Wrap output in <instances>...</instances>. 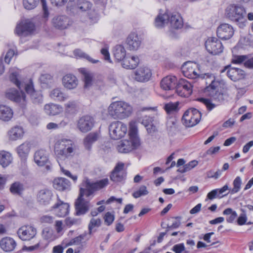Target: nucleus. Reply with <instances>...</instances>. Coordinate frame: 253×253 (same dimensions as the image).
<instances>
[{
  "instance_id": "nucleus-41",
  "label": "nucleus",
  "mask_w": 253,
  "mask_h": 253,
  "mask_svg": "<svg viewBox=\"0 0 253 253\" xmlns=\"http://www.w3.org/2000/svg\"><path fill=\"white\" fill-rule=\"evenodd\" d=\"M113 55L116 60L123 61L126 56L125 47L122 45H116L113 49Z\"/></svg>"
},
{
  "instance_id": "nucleus-40",
  "label": "nucleus",
  "mask_w": 253,
  "mask_h": 253,
  "mask_svg": "<svg viewBox=\"0 0 253 253\" xmlns=\"http://www.w3.org/2000/svg\"><path fill=\"white\" fill-rule=\"evenodd\" d=\"M19 72L20 71L18 69H11L9 71V80L19 89H21L22 87V84L20 81Z\"/></svg>"
},
{
  "instance_id": "nucleus-4",
  "label": "nucleus",
  "mask_w": 253,
  "mask_h": 253,
  "mask_svg": "<svg viewBox=\"0 0 253 253\" xmlns=\"http://www.w3.org/2000/svg\"><path fill=\"white\" fill-rule=\"evenodd\" d=\"M246 14L245 8L238 4H231L225 10V15L231 21L235 22L241 28L245 26Z\"/></svg>"
},
{
  "instance_id": "nucleus-35",
  "label": "nucleus",
  "mask_w": 253,
  "mask_h": 253,
  "mask_svg": "<svg viewBox=\"0 0 253 253\" xmlns=\"http://www.w3.org/2000/svg\"><path fill=\"white\" fill-rule=\"evenodd\" d=\"M49 96L53 100L59 102L65 101L69 98V96L63 92L60 88L52 89L50 92Z\"/></svg>"
},
{
  "instance_id": "nucleus-2",
  "label": "nucleus",
  "mask_w": 253,
  "mask_h": 253,
  "mask_svg": "<svg viewBox=\"0 0 253 253\" xmlns=\"http://www.w3.org/2000/svg\"><path fill=\"white\" fill-rule=\"evenodd\" d=\"M109 115L115 119H124L128 117L132 112V107L127 103L123 101H114L108 108Z\"/></svg>"
},
{
  "instance_id": "nucleus-12",
  "label": "nucleus",
  "mask_w": 253,
  "mask_h": 253,
  "mask_svg": "<svg viewBox=\"0 0 253 253\" xmlns=\"http://www.w3.org/2000/svg\"><path fill=\"white\" fill-rule=\"evenodd\" d=\"M34 28V24L30 20H24L17 25L15 32L19 36H25L31 34Z\"/></svg>"
},
{
  "instance_id": "nucleus-28",
  "label": "nucleus",
  "mask_w": 253,
  "mask_h": 253,
  "mask_svg": "<svg viewBox=\"0 0 253 253\" xmlns=\"http://www.w3.org/2000/svg\"><path fill=\"white\" fill-rule=\"evenodd\" d=\"M176 77L168 76L164 78L161 82V87L165 90H169L173 89L177 83Z\"/></svg>"
},
{
  "instance_id": "nucleus-50",
  "label": "nucleus",
  "mask_w": 253,
  "mask_h": 253,
  "mask_svg": "<svg viewBox=\"0 0 253 253\" xmlns=\"http://www.w3.org/2000/svg\"><path fill=\"white\" fill-rule=\"evenodd\" d=\"M223 214L227 215L226 219L228 223H232L238 215L237 212L231 208L226 209L223 211Z\"/></svg>"
},
{
  "instance_id": "nucleus-1",
  "label": "nucleus",
  "mask_w": 253,
  "mask_h": 253,
  "mask_svg": "<svg viewBox=\"0 0 253 253\" xmlns=\"http://www.w3.org/2000/svg\"><path fill=\"white\" fill-rule=\"evenodd\" d=\"M108 184V178H104L96 182H92L88 179L84 180L82 183V187L80 188L79 196L75 202L76 215L78 216L84 215L88 211L90 208L89 202L84 200L83 198L84 196L88 197L95 191L104 187Z\"/></svg>"
},
{
  "instance_id": "nucleus-58",
  "label": "nucleus",
  "mask_w": 253,
  "mask_h": 253,
  "mask_svg": "<svg viewBox=\"0 0 253 253\" xmlns=\"http://www.w3.org/2000/svg\"><path fill=\"white\" fill-rule=\"evenodd\" d=\"M101 224V220L99 218H91L88 225L89 234L91 233L92 229L95 227H99Z\"/></svg>"
},
{
  "instance_id": "nucleus-44",
  "label": "nucleus",
  "mask_w": 253,
  "mask_h": 253,
  "mask_svg": "<svg viewBox=\"0 0 253 253\" xmlns=\"http://www.w3.org/2000/svg\"><path fill=\"white\" fill-rule=\"evenodd\" d=\"M171 26L173 29H178L183 27L182 18L178 14H172L169 18Z\"/></svg>"
},
{
  "instance_id": "nucleus-32",
  "label": "nucleus",
  "mask_w": 253,
  "mask_h": 253,
  "mask_svg": "<svg viewBox=\"0 0 253 253\" xmlns=\"http://www.w3.org/2000/svg\"><path fill=\"white\" fill-rule=\"evenodd\" d=\"M85 235H80L73 239H72L66 245L65 247L75 246L74 253H79L83 249L82 241L84 239Z\"/></svg>"
},
{
  "instance_id": "nucleus-39",
  "label": "nucleus",
  "mask_w": 253,
  "mask_h": 253,
  "mask_svg": "<svg viewBox=\"0 0 253 253\" xmlns=\"http://www.w3.org/2000/svg\"><path fill=\"white\" fill-rule=\"evenodd\" d=\"M13 158L10 153L4 150L0 151V165L3 168L9 166Z\"/></svg>"
},
{
  "instance_id": "nucleus-59",
  "label": "nucleus",
  "mask_w": 253,
  "mask_h": 253,
  "mask_svg": "<svg viewBox=\"0 0 253 253\" xmlns=\"http://www.w3.org/2000/svg\"><path fill=\"white\" fill-rule=\"evenodd\" d=\"M241 184V179L240 177H237L233 181V185L234 187L231 190V193L232 194H234L238 192L240 189Z\"/></svg>"
},
{
  "instance_id": "nucleus-47",
  "label": "nucleus",
  "mask_w": 253,
  "mask_h": 253,
  "mask_svg": "<svg viewBox=\"0 0 253 253\" xmlns=\"http://www.w3.org/2000/svg\"><path fill=\"white\" fill-rule=\"evenodd\" d=\"M30 150L29 143H22L17 149L18 155L22 158H26L28 155Z\"/></svg>"
},
{
  "instance_id": "nucleus-30",
  "label": "nucleus",
  "mask_w": 253,
  "mask_h": 253,
  "mask_svg": "<svg viewBox=\"0 0 253 253\" xmlns=\"http://www.w3.org/2000/svg\"><path fill=\"white\" fill-rule=\"evenodd\" d=\"M139 62V59L137 56L127 55L123 60L122 65L124 68L132 69L136 68Z\"/></svg>"
},
{
  "instance_id": "nucleus-45",
  "label": "nucleus",
  "mask_w": 253,
  "mask_h": 253,
  "mask_svg": "<svg viewBox=\"0 0 253 253\" xmlns=\"http://www.w3.org/2000/svg\"><path fill=\"white\" fill-rule=\"evenodd\" d=\"M169 15L165 13L164 14H159L155 19V25L157 28H162L166 24L168 23L169 20Z\"/></svg>"
},
{
  "instance_id": "nucleus-16",
  "label": "nucleus",
  "mask_w": 253,
  "mask_h": 253,
  "mask_svg": "<svg viewBox=\"0 0 253 253\" xmlns=\"http://www.w3.org/2000/svg\"><path fill=\"white\" fill-rule=\"evenodd\" d=\"M228 69L227 75L229 78L234 82H237L244 79L246 77L245 72L238 68L232 67L231 66H227L221 71V73L224 72Z\"/></svg>"
},
{
  "instance_id": "nucleus-15",
  "label": "nucleus",
  "mask_w": 253,
  "mask_h": 253,
  "mask_svg": "<svg viewBox=\"0 0 253 253\" xmlns=\"http://www.w3.org/2000/svg\"><path fill=\"white\" fill-rule=\"evenodd\" d=\"M176 92L180 96L188 97L192 92V85L186 80L181 79L176 86Z\"/></svg>"
},
{
  "instance_id": "nucleus-29",
  "label": "nucleus",
  "mask_w": 253,
  "mask_h": 253,
  "mask_svg": "<svg viewBox=\"0 0 253 253\" xmlns=\"http://www.w3.org/2000/svg\"><path fill=\"white\" fill-rule=\"evenodd\" d=\"M13 117V111L6 105H0V120L3 122H9Z\"/></svg>"
},
{
  "instance_id": "nucleus-24",
  "label": "nucleus",
  "mask_w": 253,
  "mask_h": 253,
  "mask_svg": "<svg viewBox=\"0 0 253 253\" xmlns=\"http://www.w3.org/2000/svg\"><path fill=\"white\" fill-rule=\"evenodd\" d=\"M126 42L129 50H136L140 46L141 40L137 34L132 33L127 37Z\"/></svg>"
},
{
  "instance_id": "nucleus-38",
  "label": "nucleus",
  "mask_w": 253,
  "mask_h": 253,
  "mask_svg": "<svg viewBox=\"0 0 253 253\" xmlns=\"http://www.w3.org/2000/svg\"><path fill=\"white\" fill-rule=\"evenodd\" d=\"M53 185L55 189L59 191H63L70 187L69 181L64 178H58L54 180Z\"/></svg>"
},
{
  "instance_id": "nucleus-49",
  "label": "nucleus",
  "mask_w": 253,
  "mask_h": 253,
  "mask_svg": "<svg viewBox=\"0 0 253 253\" xmlns=\"http://www.w3.org/2000/svg\"><path fill=\"white\" fill-rule=\"evenodd\" d=\"M9 189L13 194L20 195L24 190V186L22 183L16 181L11 185Z\"/></svg>"
},
{
  "instance_id": "nucleus-17",
  "label": "nucleus",
  "mask_w": 253,
  "mask_h": 253,
  "mask_svg": "<svg viewBox=\"0 0 253 253\" xmlns=\"http://www.w3.org/2000/svg\"><path fill=\"white\" fill-rule=\"evenodd\" d=\"M94 125V119L88 115L81 117L77 122V127L82 132L90 131Z\"/></svg>"
},
{
  "instance_id": "nucleus-23",
  "label": "nucleus",
  "mask_w": 253,
  "mask_h": 253,
  "mask_svg": "<svg viewBox=\"0 0 253 253\" xmlns=\"http://www.w3.org/2000/svg\"><path fill=\"white\" fill-rule=\"evenodd\" d=\"M63 86L68 90L76 88L79 84V80L77 77L71 74L65 75L62 79Z\"/></svg>"
},
{
  "instance_id": "nucleus-20",
  "label": "nucleus",
  "mask_w": 253,
  "mask_h": 253,
  "mask_svg": "<svg viewBox=\"0 0 253 253\" xmlns=\"http://www.w3.org/2000/svg\"><path fill=\"white\" fill-rule=\"evenodd\" d=\"M69 205L58 200L57 203L51 207V211L58 217H64L69 212Z\"/></svg>"
},
{
  "instance_id": "nucleus-37",
  "label": "nucleus",
  "mask_w": 253,
  "mask_h": 253,
  "mask_svg": "<svg viewBox=\"0 0 253 253\" xmlns=\"http://www.w3.org/2000/svg\"><path fill=\"white\" fill-rule=\"evenodd\" d=\"M52 197V194L50 190H42L39 193L38 199L41 204L46 205L50 203Z\"/></svg>"
},
{
  "instance_id": "nucleus-33",
  "label": "nucleus",
  "mask_w": 253,
  "mask_h": 253,
  "mask_svg": "<svg viewBox=\"0 0 253 253\" xmlns=\"http://www.w3.org/2000/svg\"><path fill=\"white\" fill-rule=\"evenodd\" d=\"M228 189L227 185H225L223 187L220 189H215L210 192L207 196V198L205 199L206 201L208 200H213L215 198H221L224 196L227 195V194H223V193Z\"/></svg>"
},
{
  "instance_id": "nucleus-22",
  "label": "nucleus",
  "mask_w": 253,
  "mask_h": 253,
  "mask_svg": "<svg viewBox=\"0 0 253 253\" xmlns=\"http://www.w3.org/2000/svg\"><path fill=\"white\" fill-rule=\"evenodd\" d=\"M151 75V72L148 67L141 66L135 71L134 79L140 82H147L150 79Z\"/></svg>"
},
{
  "instance_id": "nucleus-57",
  "label": "nucleus",
  "mask_w": 253,
  "mask_h": 253,
  "mask_svg": "<svg viewBox=\"0 0 253 253\" xmlns=\"http://www.w3.org/2000/svg\"><path fill=\"white\" fill-rule=\"evenodd\" d=\"M248 55H234L232 59V62L234 64H241L245 62L248 59Z\"/></svg>"
},
{
  "instance_id": "nucleus-54",
  "label": "nucleus",
  "mask_w": 253,
  "mask_h": 253,
  "mask_svg": "<svg viewBox=\"0 0 253 253\" xmlns=\"http://www.w3.org/2000/svg\"><path fill=\"white\" fill-rule=\"evenodd\" d=\"M148 193L146 186L141 185L137 191L133 193L132 196L135 198H138L141 196L147 195Z\"/></svg>"
},
{
  "instance_id": "nucleus-62",
  "label": "nucleus",
  "mask_w": 253,
  "mask_h": 253,
  "mask_svg": "<svg viewBox=\"0 0 253 253\" xmlns=\"http://www.w3.org/2000/svg\"><path fill=\"white\" fill-rule=\"evenodd\" d=\"M104 221L107 225H111L114 220V215L110 212L106 213L104 216Z\"/></svg>"
},
{
  "instance_id": "nucleus-8",
  "label": "nucleus",
  "mask_w": 253,
  "mask_h": 253,
  "mask_svg": "<svg viewBox=\"0 0 253 253\" xmlns=\"http://www.w3.org/2000/svg\"><path fill=\"white\" fill-rule=\"evenodd\" d=\"M109 130L112 139L118 140L125 136L127 129L126 126L122 122L115 121L110 125Z\"/></svg>"
},
{
  "instance_id": "nucleus-51",
  "label": "nucleus",
  "mask_w": 253,
  "mask_h": 253,
  "mask_svg": "<svg viewBox=\"0 0 253 253\" xmlns=\"http://www.w3.org/2000/svg\"><path fill=\"white\" fill-rule=\"evenodd\" d=\"M74 55L77 57L82 58L86 59L88 61L92 63H96L98 62L97 60H94L91 57H90L88 55L84 52L83 51L79 49H75L74 51Z\"/></svg>"
},
{
  "instance_id": "nucleus-3",
  "label": "nucleus",
  "mask_w": 253,
  "mask_h": 253,
  "mask_svg": "<svg viewBox=\"0 0 253 253\" xmlns=\"http://www.w3.org/2000/svg\"><path fill=\"white\" fill-rule=\"evenodd\" d=\"M199 78L205 79L209 85L206 88V92L213 100L221 102L223 100V94L219 91V82L215 80V76L211 73L200 75Z\"/></svg>"
},
{
  "instance_id": "nucleus-42",
  "label": "nucleus",
  "mask_w": 253,
  "mask_h": 253,
  "mask_svg": "<svg viewBox=\"0 0 253 253\" xmlns=\"http://www.w3.org/2000/svg\"><path fill=\"white\" fill-rule=\"evenodd\" d=\"M65 113L67 115L74 114L78 110V104L77 101L71 100L66 103L64 105Z\"/></svg>"
},
{
  "instance_id": "nucleus-9",
  "label": "nucleus",
  "mask_w": 253,
  "mask_h": 253,
  "mask_svg": "<svg viewBox=\"0 0 253 253\" xmlns=\"http://www.w3.org/2000/svg\"><path fill=\"white\" fill-rule=\"evenodd\" d=\"M25 90L30 95L31 100L34 104H40L42 103V95L40 91L35 90L31 80L25 84Z\"/></svg>"
},
{
  "instance_id": "nucleus-55",
  "label": "nucleus",
  "mask_w": 253,
  "mask_h": 253,
  "mask_svg": "<svg viewBox=\"0 0 253 253\" xmlns=\"http://www.w3.org/2000/svg\"><path fill=\"white\" fill-rule=\"evenodd\" d=\"M125 176L124 172L112 171L110 175V179L115 182H120L124 179Z\"/></svg>"
},
{
  "instance_id": "nucleus-25",
  "label": "nucleus",
  "mask_w": 253,
  "mask_h": 253,
  "mask_svg": "<svg viewBox=\"0 0 253 253\" xmlns=\"http://www.w3.org/2000/svg\"><path fill=\"white\" fill-rule=\"evenodd\" d=\"M80 72L83 75L84 87L89 88L95 82L94 74L85 68L81 69Z\"/></svg>"
},
{
  "instance_id": "nucleus-13",
  "label": "nucleus",
  "mask_w": 253,
  "mask_h": 253,
  "mask_svg": "<svg viewBox=\"0 0 253 253\" xmlns=\"http://www.w3.org/2000/svg\"><path fill=\"white\" fill-rule=\"evenodd\" d=\"M53 26L58 30H64L68 28L72 24V21L64 15H57L52 19Z\"/></svg>"
},
{
  "instance_id": "nucleus-60",
  "label": "nucleus",
  "mask_w": 253,
  "mask_h": 253,
  "mask_svg": "<svg viewBox=\"0 0 253 253\" xmlns=\"http://www.w3.org/2000/svg\"><path fill=\"white\" fill-rule=\"evenodd\" d=\"M52 80V76L48 74H42L40 78L41 83L43 84H48L51 83Z\"/></svg>"
},
{
  "instance_id": "nucleus-34",
  "label": "nucleus",
  "mask_w": 253,
  "mask_h": 253,
  "mask_svg": "<svg viewBox=\"0 0 253 253\" xmlns=\"http://www.w3.org/2000/svg\"><path fill=\"white\" fill-rule=\"evenodd\" d=\"M140 147V143H119L117 146V149L120 153H127Z\"/></svg>"
},
{
  "instance_id": "nucleus-46",
  "label": "nucleus",
  "mask_w": 253,
  "mask_h": 253,
  "mask_svg": "<svg viewBox=\"0 0 253 253\" xmlns=\"http://www.w3.org/2000/svg\"><path fill=\"white\" fill-rule=\"evenodd\" d=\"M91 3L87 0H78L75 8L81 11H87L91 8Z\"/></svg>"
},
{
  "instance_id": "nucleus-18",
  "label": "nucleus",
  "mask_w": 253,
  "mask_h": 253,
  "mask_svg": "<svg viewBox=\"0 0 253 253\" xmlns=\"http://www.w3.org/2000/svg\"><path fill=\"white\" fill-rule=\"evenodd\" d=\"M234 34L233 27L226 23L220 25L216 30L217 37L223 40H227L232 38Z\"/></svg>"
},
{
  "instance_id": "nucleus-64",
  "label": "nucleus",
  "mask_w": 253,
  "mask_h": 253,
  "mask_svg": "<svg viewBox=\"0 0 253 253\" xmlns=\"http://www.w3.org/2000/svg\"><path fill=\"white\" fill-rule=\"evenodd\" d=\"M65 223L67 226H71L73 225L79 224L80 221L76 218L68 217L65 219Z\"/></svg>"
},
{
  "instance_id": "nucleus-11",
  "label": "nucleus",
  "mask_w": 253,
  "mask_h": 253,
  "mask_svg": "<svg viewBox=\"0 0 253 253\" xmlns=\"http://www.w3.org/2000/svg\"><path fill=\"white\" fill-rule=\"evenodd\" d=\"M17 234L22 241H30L37 234V229L31 225H25L18 229Z\"/></svg>"
},
{
  "instance_id": "nucleus-63",
  "label": "nucleus",
  "mask_w": 253,
  "mask_h": 253,
  "mask_svg": "<svg viewBox=\"0 0 253 253\" xmlns=\"http://www.w3.org/2000/svg\"><path fill=\"white\" fill-rule=\"evenodd\" d=\"M172 250L175 253H182L185 250V247L183 243L174 245Z\"/></svg>"
},
{
  "instance_id": "nucleus-43",
  "label": "nucleus",
  "mask_w": 253,
  "mask_h": 253,
  "mask_svg": "<svg viewBox=\"0 0 253 253\" xmlns=\"http://www.w3.org/2000/svg\"><path fill=\"white\" fill-rule=\"evenodd\" d=\"M9 136L11 140H16L22 138L24 134V130L22 127L16 126L12 128L8 132Z\"/></svg>"
},
{
  "instance_id": "nucleus-7",
  "label": "nucleus",
  "mask_w": 253,
  "mask_h": 253,
  "mask_svg": "<svg viewBox=\"0 0 253 253\" xmlns=\"http://www.w3.org/2000/svg\"><path fill=\"white\" fill-rule=\"evenodd\" d=\"M5 97L24 108L27 103L26 95L23 91H19L14 88L7 89L5 92Z\"/></svg>"
},
{
  "instance_id": "nucleus-53",
  "label": "nucleus",
  "mask_w": 253,
  "mask_h": 253,
  "mask_svg": "<svg viewBox=\"0 0 253 253\" xmlns=\"http://www.w3.org/2000/svg\"><path fill=\"white\" fill-rule=\"evenodd\" d=\"M42 237L43 239L49 242L53 241L55 239L53 231L51 228L46 227L42 231Z\"/></svg>"
},
{
  "instance_id": "nucleus-5",
  "label": "nucleus",
  "mask_w": 253,
  "mask_h": 253,
  "mask_svg": "<svg viewBox=\"0 0 253 253\" xmlns=\"http://www.w3.org/2000/svg\"><path fill=\"white\" fill-rule=\"evenodd\" d=\"M201 118V113L199 110L195 108H191L184 113L182 121L186 126L192 127L200 122Z\"/></svg>"
},
{
  "instance_id": "nucleus-36",
  "label": "nucleus",
  "mask_w": 253,
  "mask_h": 253,
  "mask_svg": "<svg viewBox=\"0 0 253 253\" xmlns=\"http://www.w3.org/2000/svg\"><path fill=\"white\" fill-rule=\"evenodd\" d=\"M44 109L46 114L52 116L58 115L63 111L62 106L54 103H49L45 105Z\"/></svg>"
},
{
  "instance_id": "nucleus-48",
  "label": "nucleus",
  "mask_w": 253,
  "mask_h": 253,
  "mask_svg": "<svg viewBox=\"0 0 253 253\" xmlns=\"http://www.w3.org/2000/svg\"><path fill=\"white\" fill-rule=\"evenodd\" d=\"M102 140V136L99 131L88 133L84 140V142H93Z\"/></svg>"
},
{
  "instance_id": "nucleus-14",
  "label": "nucleus",
  "mask_w": 253,
  "mask_h": 253,
  "mask_svg": "<svg viewBox=\"0 0 253 253\" xmlns=\"http://www.w3.org/2000/svg\"><path fill=\"white\" fill-rule=\"evenodd\" d=\"M182 70L184 76L188 78L196 79L200 76L199 70L196 63L186 62L183 65Z\"/></svg>"
},
{
  "instance_id": "nucleus-61",
  "label": "nucleus",
  "mask_w": 253,
  "mask_h": 253,
  "mask_svg": "<svg viewBox=\"0 0 253 253\" xmlns=\"http://www.w3.org/2000/svg\"><path fill=\"white\" fill-rule=\"evenodd\" d=\"M221 174V170L218 169L214 172L213 170H210L207 172V175L209 178L217 179Z\"/></svg>"
},
{
  "instance_id": "nucleus-19",
  "label": "nucleus",
  "mask_w": 253,
  "mask_h": 253,
  "mask_svg": "<svg viewBox=\"0 0 253 253\" xmlns=\"http://www.w3.org/2000/svg\"><path fill=\"white\" fill-rule=\"evenodd\" d=\"M40 0H23V4L25 8L28 10H31L35 8L38 4ZM42 10L43 12V16L47 18L49 16L47 6L45 0H41Z\"/></svg>"
},
{
  "instance_id": "nucleus-26",
  "label": "nucleus",
  "mask_w": 253,
  "mask_h": 253,
  "mask_svg": "<svg viewBox=\"0 0 253 253\" xmlns=\"http://www.w3.org/2000/svg\"><path fill=\"white\" fill-rule=\"evenodd\" d=\"M34 161L39 166H43L48 162V153L44 149L37 151L34 155Z\"/></svg>"
},
{
  "instance_id": "nucleus-10",
  "label": "nucleus",
  "mask_w": 253,
  "mask_h": 253,
  "mask_svg": "<svg viewBox=\"0 0 253 253\" xmlns=\"http://www.w3.org/2000/svg\"><path fill=\"white\" fill-rule=\"evenodd\" d=\"M205 46L210 53L214 55L221 53L223 49L221 42L214 37L209 38L205 42Z\"/></svg>"
},
{
  "instance_id": "nucleus-21",
  "label": "nucleus",
  "mask_w": 253,
  "mask_h": 253,
  "mask_svg": "<svg viewBox=\"0 0 253 253\" xmlns=\"http://www.w3.org/2000/svg\"><path fill=\"white\" fill-rule=\"evenodd\" d=\"M140 120L146 128L148 132L152 133L157 130V126L159 123L157 117L146 116Z\"/></svg>"
},
{
  "instance_id": "nucleus-52",
  "label": "nucleus",
  "mask_w": 253,
  "mask_h": 253,
  "mask_svg": "<svg viewBox=\"0 0 253 253\" xmlns=\"http://www.w3.org/2000/svg\"><path fill=\"white\" fill-rule=\"evenodd\" d=\"M179 102H169L166 104L164 106V109L168 114H171L176 112L178 111Z\"/></svg>"
},
{
  "instance_id": "nucleus-27",
  "label": "nucleus",
  "mask_w": 253,
  "mask_h": 253,
  "mask_svg": "<svg viewBox=\"0 0 253 253\" xmlns=\"http://www.w3.org/2000/svg\"><path fill=\"white\" fill-rule=\"evenodd\" d=\"M128 135L131 142H140L141 141L137 123L135 121H132L129 124Z\"/></svg>"
},
{
  "instance_id": "nucleus-31",
  "label": "nucleus",
  "mask_w": 253,
  "mask_h": 253,
  "mask_svg": "<svg viewBox=\"0 0 253 253\" xmlns=\"http://www.w3.org/2000/svg\"><path fill=\"white\" fill-rule=\"evenodd\" d=\"M0 246L5 252H10L14 250L16 246V243L13 238L5 237L0 240Z\"/></svg>"
},
{
  "instance_id": "nucleus-6",
  "label": "nucleus",
  "mask_w": 253,
  "mask_h": 253,
  "mask_svg": "<svg viewBox=\"0 0 253 253\" xmlns=\"http://www.w3.org/2000/svg\"><path fill=\"white\" fill-rule=\"evenodd\" d=\"M76 149L72 143L66 145L64 143H55L54 146V153L57 157L58 163L59 160L65 159L72 155Z\"/></svg>"
},
{
  "instance_id": "nucleus-56",
  "label": "nucleus",
  "mask_w": 253,
  "mask_h": 253,
  "mask_svg": "<svg viewBox=\"0 0 253 253\" xmlns=\"http://www.w3.org/2000/svg\"><path fill=\"white\" fill-rule=\"evenodd\" d=\"M198 101L203 103L207 107V109L211 111L215 107V105L212 103L211 100L208 98H199L197 99Z\"/></svg>"
}]
</instances>
